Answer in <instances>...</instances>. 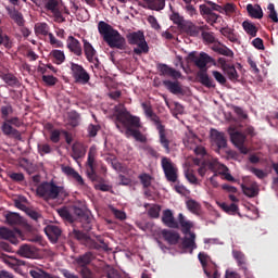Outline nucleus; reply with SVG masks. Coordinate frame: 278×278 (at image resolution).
Listing matches in <instances>:
<instances>
[{
    "label": "nucleus",
    "instance_id": "f257e3e1",
    "mask_svg": "<svg viewBox=\"0 0 278 278\" xmlns=\"http://www.w3.org/2000/svg\"><path fill=\"white\" fill-rule=\"evenodd\" d=\"M116 127L123 134L126 129V134H130L137 142H147V136L141 134L142 123L140 117L132 115L129 111H121L116 116Z\"/></svg>",
    "mask_w": 278,
    "mask_h": 278
},
{
    "label": "nucleus",
    "instance_id": "f03ea898",
    "mask_svg": "<svg viewBox=\"0 0 278 278\" xmlns=\"http://www.w3.org/2000/svg\"><path fill=\"white\" fill-rule=\"evenodd\" d=\"M188 61L193 62V64L200 68L198 72V81L205 88H216V83L214 79L207 75V64L214 62L212 56L205 52H201L200 55H197V52H190L188 55Z\"/></svg>",
    "mask_w": 278,
    "mask_h": 278
},
{
    "label": "nucleus",
    "instance_id": "7ed1b4c3",
    "mask_svg": "<svg viewBox=\"0 0 278 278\" xmlns=\"http://www.w3.org/2000/svg\"><path fill=\"white\" fill-rule=\"evenodd\" d=\"M98 31L103 37L104 42L110 47V49H119V51H125L127 49V41L125 37L114 29L112 25L100 21L98 23Z\"/></svg>",
    "mask_w": 278,
    "mask_h": 278
},
{
    "label": "nucleus",
    "instance_id": "20e7f679",
    "mask_svg": "<svg viewBox=\"0 0 278 278\" xmlns=\"http://www.w3.org/2000/svg\"><path fill=\"white\" fill-rule=\"evenodd\" d=\"M141 108L144 112L147 118L153 123L154 127L159 131V142L161 147L165 150V153H170V139L166 136V126L162 124V119L155 112H153V106L147 102L141 103Z\"/></svg>",
    "mask_w": 278,
    "mask_h": 278
},
{
    "label": "nucleus",
    "instance_id": "39448f33",
    "mask_svg": "<svg viewBox=\"0 0 278 278\" xmlns=\"http://www.w3.org/2000/svg\"><path fill=\"white\" fill-rule=\"evenodd\" d=\"M36 192L43 201H64L68 197V191L64 187L58 186L53 180L41 182Z\"/></svg>",
    "mask_w": 278,
    "mask_h": 278
},
{
    "label": "nucleus",
    "instance_id": "423d86ee",
    "mask_svg": "<svg viewBox=\"0 0 278 278\" xmlns=\"http://www.w3.org/2000/svg\"><path fill=\"white\" fill-rule=\"evenodd\" d=\"M128 45H135L137 48H134L135 55H142V53H149V43L144 38V33L141 30L129 33L126 36Z\"/></svg>",
    "mask_w": 278,
    "mask_h": 278
},
{
    "label": "nucleus",
    "instance_id": "0eeeda50",
    "mask_svg": "<svg viewBox=\"0 0 278 278\" xmlns=\"http://www.w3.org/2000/svg\"><path fill=\"white\" fill-rule=\"evenodd\" d=\"M21 127L23 122L18 117H11L3 122L1 129L4 136H9L10 138H14L15 140H23L21 131L18 129L12 127Z\"/></svg>",
    "mask_w": 278,
    "mask_h": 278
},
{
    "label": "nucleus",
    "instance_id": "6e6552de",
    "mask_svg": "<svg viewBox=\"0 0 278 278\" xmlns=\"http://www.w3.org/2000/svg\"><path fill=\"white\" fill-rule=\"evenodd\" d=\"M161 167L167 181L177 184V179H179V168H177V165L173 163V160L167 156H163L161 160Z\"/></svg>",
    "mask_w": 278,
    "mask_h": 278
},
{
    "label": "nucleus",
    "instance_id": "1a4fd4ad",
    "mask_svg": "<svg viewBox=\"0 0 278 278\" xmlns=\"http://www.w3.org/2000/svg\"><path fill=\"white\" fill-rule=\"evenodd\" d=\"M71 71H72V77L75 79L77 84H88L90 81V74L84 68L83 65H79L77 63L71 62L70 63Z\"/></svg>",
    "mask_w": 278,
    "mask_h": 278
},
{
    "label": "nucleus",
    "instance_id": "9d476101",
    "mask_svg": "<svg viewBox=\"0 0 278 278\" xmlns=\"http://www.w3.org/2000/svg\"><path fill=\"white\" fill-rule=\"evenodd\" d=\"M229 136L232 144L238 147L241 153H249V150L244 147V143L247 142V135H244V132L236 130L235 128H229Z\"/></svg>",
    "mask_w": 278,
    "mask_h": 278
},
{
    "label": "nucleus",
    "instance_id": "9b49d317",
    "mask_svg": "<svg viewBox=\"0 0 278 278\" xmlns=\"http://www.w3.org/2000/svg\"><path fill=\"white\" fill-rule=\"evenodd\" d=\"M45 8L53 14L55 23H66V18L62 15V10H60V1L47 0Z\"/></svg>",
    "mask_w": 278,
    "mask_h": 278
},
{
    "label": "nucleus",
    "instance_id": "f8f14e48",
    "mask_svg": "<svg viewBox=\"0 0 278 278\" xmlns=\"http://www.w3.org/2000/svg\"><path fill=\"white\" fill-rule=\"evenodd\" d=\"M83 51L85 53L86 60L89 61L90 64H94L96 68L99 67V56L97 55V50L92 47L87 39H83Z\"/></svg>",
    "mask_w": 278,
    "mask_h": 278
},
{
    "label": "nucleus",
    "instance_id": "ddd939ff",
    "mask_svg": "<svg viewBox=\"0 0 278 278\" xmlns=\"http://www.w3.org/2000/svg\"><path fill=\"white\" fill-rule=\"evenodd\" d=\"M21 236H23L21 229L15 228L14 230H11L5 227L0 228V238L9 240L12 244H16V242H18L17 237L21 238Z\"/></svg>",
    "mask_w": 278,
    "mask_h": 278
},
{
    "label": "nucleus",
    "instance_id": "4468645a",
    "mask_svg": "<svg viewBox=\"0 0 278 278\" xmlns=\"http://www.w3.org/2000/svg\"><path fill=\"white\" fill-rule=\"evenodd\" d=\"M66 47L68 51L77 58H81V55H84V48L81 47V42H79L74 36L67 37Z\"/></svg>",
    "mask_w": 278,
    "mask_h": 278
},
{
    "label": "nucleus",
    "instance_id": "2eb2a0df",
    "mask_svg": "<svg viewBox=\"0 0 278 278\" xmlns=\"http://www.w3.org/2000/svg\"><path fill=\"white\" fill-rule=\"evenodd\" d=\"M211 140L212 142H214V144H216L217 151H219L220 149H227V137H225V132L212 129Z\"/></svg>",
    "mask_w": 278,
    "mask_h": 278
},
{
    "label": "nucleus",
    "instance_id": "dca6fc26",
    "mask_svg": "<svg viewBox=\"0 0 278 278\" xmlns=\"http://www.w3.org/2000/svg\"><path fill=\"white\" fill-rule=\"evenodd\" d=\"M161 220L163 225H165V227H168L169 229H179V223L175 220V215H173V211L168 208L163 211Z\"/></svg>",
    "mask_w": 278,
    "mask_h": 278
},
{
    "label": "nucleus",
    "instance_id": "f3484780",
    "mask_svg": "<svg viewBox=\"0 0 278 278\" xmlns=\"http://www.w3.org/2000/svg\"><path fill=\"white\" fill-rule=\"evenodd\" d=\"M45 233L49 238L52 244H55L58 240H60V236H62V228L55 225H48L45 228Z\"/></svg>",
    "mask_w": 278,
    "mask_h": 278
},
{
    "label": "nucleus",
    "instance_id": "a211bd4d",
    "mask_svg": "<svg viewBox=\"0 0 278 278\" xmlns=\"http://www.w3.org/2000/svg\"><path fill=\"white\" fill-rule=\"evenodd\" d=\"M161 236L165 242L169 243L170 245H175L179 243V240L181 239V236H179V232L175 230H168L163 229L161 230Z\"/></svg>",
    "mask_w": 278,
    "mask_h": 278
},
{
    "label": "nucleus",
    "instance_id": "6ab92c4d",
    "mask_svg": "<svg viewBox=\"0 0 278 278\" xmlns=\"http://www.w3.org/2000/svg\"><path fill=\"white\" fill-rule=\"evenodd\" d=\"M161 75L172 77V79H181V72L168 66L167 64L161 63L157 65Z\"/></svg>",
    "mask_w": 278,
    "mask_h": 278
},
{
    "label": "nucleus",
    "instance_id": "aec40b11",
    "mask_svg": "<svg viewBox=\"0 0 278 278\" xmlns=\"http://www.w3.org/2000/svg\"><path fill=\"white\" fill-rule=\"evenodd\" d=\"M5 10L17 27H25V17H23V13L18 12L15 8L10 7H7Z\"/></svg>",
    "mask_w": 278,
    "mask_h": 278
},
{
    "label": "nucleus",
    "instance_id": "412c9836",
    "mask_svg": "<svg viewBox=\"0 0 278 278\" xmlns=\"http://www.w3.org/2000/svg\"><path fill=\"white\" fill-rule=\"evenodd\" d=\"M86 146L81 142H75L72 146V154L71 156L75 162L81 160V157H86Z\"/></svg>",
    "mask_w": 278,
    "mask_h": 278
},
{
    "label": "nucleus",
    "instance_id": "4be33fe9",
    "mask_svg": "<svg viewBox=\"0 0 278 278\" xmlns=\"http://www.w3.org/2000/svg\"><path fill=\"white\" fill-rule=\"evenodd\" d=\"M0 79L4 81L10 88H21V80L12 73H0Z\"/></svg>",
    "mask_w": 278,
    "mask_h": 278
},
{
    "label": "nucleus",
    "instance_id": "5701e85b",
    "mask_svg": "<svg viewBox=\"0 0 278 278\" xmlns=\"http://www.w3.org/2000/svg\"><path fill=\"white\" fill-rule=\"evenodd\" d=\"M62 173H64V175H67V177H73V179L77 181L78 186H86L84 178L81 177V175H79V173H77V170H75V168L71 166H62Z\"/></svg>",
    "mask_w": 278,
    "mask_h": 278
},
{
    "label": "nucleus",
    "instance_id": "b1692460",
    "mask_svg": "<svg viewBox=\"0 0 278 278\" xmlns=\"http://www.w3.org/2000/svg\"><path fill=\"white\" fill-rule=\"evenodd\" d=\"M163 85L172 94H184V88H181V83L178 80H164Z\"/></svg>",
    "mask_w": 278,
    "mask_h": 278
},
{
    "label": "nucleus",
    "instance_id": "393cba45",
    "mask_svg": "<svg viewBox=\"0 0 278 278\" xmlns=\"http://www.w3.org/2000/svg\"><path fill=\"white\" fill-rule=\"evenodd\" d=\"M189 236V237H188ZM197 235L194 232L189 231L187 236L184 237L182 239V248L184 249H190L191 253L197 249Z\"/></svg>",
    "mask_w": 278,
    "mask_h": 278
},
{
    "label": "nucleus",
    "instance_id": "a878e982",
    "mask_svg": "<svg viewBox=\"0 0 278 278\" xmlns=\"http://www.w3.org/2000/svg\"><path fill=\"white\" fill-rule=\"evenodd\" d=\"M222 36L227 38L230 42H240V38L238 34H236V30L229 26L222 27L219 29Z\"/></svg>",
    "mask_w": 278,
    "mask_h": 278
},
{
    "label": "nucleus",
    "instance_id": "bb28decb",
    "mask_svg": "<svg viewBox=\"0 0 278 278\" xmlns=\"http://www.w3.org/2000/svg\"><path fill=\"white\" fill-rule=\"evenodd\" d=\"M233 258L236 260L238 266L243 270L244 275L249 273L247 268V256L241 251H232Z\"/></svg>",
    "mask_w": 278,
    "mask_h": 278
},
{
    "label": "nucleus",
    "instance_id": "cd10ccee",
    "mask_svg": "<svg viewBox=\"0 0 278 278\" xmlns=\"http://www.w3.org/2000/svg\"><path fill=\"white\" fill-rule=\"evenodd\" d=\"M17 255H21V257H27L28 260H31L36 257V250L29 244H23L17 250Z\"/></svg>",
    "mask_w": 278,
    "mask_h": 278
},
{
    "label": "nucleus",
    "instance_id": "c85d7f7f",
    "mask_svg": "<svg viewBox=\"0 0 278 278\" xmlns=\"http://www.w3.org/2000/svg\"><path fill=\"white\" fill-rule=\"evenodd\" d=\"M247 12L251 18H263L264 17V11L262 10V7L260 4H248L247 5Z\"/></svg>",
    "mask_w": 278,
    "mask_h": 278
},
{
    "label": "nucleus",
    "instance_id": "c756f323",
    "mask_svg": "<svg viewBox=\"0 0 278 278\" xmlns=\"http://www.w3.org/2000/svg\"><path fill=\"white\" fill-rule=\"evenodd\" d=\"M148 5V10L160 12L166 8V0H143Z\"/></svg>",
    "mask_w": 278,
    "mask_h": 278
},
{
    "label": "nucleus",
    "instance_id": "7c9ffc66",
    "mask_svg": "<svg viewBox=\"0 0 278 278\" xmlns=\"http://www.w3.org/2000/svg\"><path fill=\"white\" fill-rule=\"evenodd\" d=\"M179 225L181 227V232L185 236H188V233H190V229H192V224L190 220H187L186 216H184L181 213L178 214V226Z\"/></svg>",
    "mask_w": 278,
    "mask_h": 278
},
{
    "label": "nucleus",
    "instance_id": "2f4dec72",
    "mask_svg": "<svg viewBox=\"0 0 278 278\" xmlns=\"http://www.w3.org/2000/svg\"><path fill=\"white\" fill-rule=\"evenodd\" d=\"M93 257L94 256L92 252H87L76 258V264H78V266H80L81 268H88V264L92 262Z\"/></svg>",
    "mask_w": 278,
    "mask_h": 278
},
{
    "label": "nucleus",
    "instance_id": "473e14b6",
    "mask_svg": "<svg viewBox=\"0 0 278 278\" xmlns=\"http://www.w3.org/2000/svg\"><path fill=\"white\" fill-rule=\"evenodd\" d=\"M241 190L245 197H249L250 199H253L260 194V188L257 186L252 185L250 187L241 185Z\"/></svg>",
    "mask_w": 278,
    "mask_h": 278
},
{
    "label": "nucleus",
    "instance_id": "72a5a7b5",
    "mask_svg": "<svg viewBox=\"0 0 278 278\" xmlns=\"http://www.w3.org/2000/svg\"><path fill=\"white\" fill-rule=\"evenodd\" d=\"M224 73L227 74V77L230 81H238L240 75H238V71L233 65H225Z\"/></svg>",
    "mask_w": 278,
    "mask_h": 278
},
{
    "label": "nucleus",
    "instance_id": "f704fd0d",
    "mask_svg": "<svg viewBox=\"0 0 278 278\" xmlns=\"http://www.w3.org/2000/svg\"><path fill=\"white\" fill-rule=\"evenodd\" d=\"M187 210L191 212V214H195L199 216L201 214V204L193 199L186 201Z\"/></svg>",
    "mask_w": 278,
    "mask_h": 278
},
{
    "label": "nucleus",
    "instance_id": "c9c22d12",
    "mask_svg": "<svg viewBox=\"0 0 278 278\" xmlns=\"http://www.w3.org/2000/svg\"><path fill=\"white\" fill-rule=\"evenodd\" d=\"M182 31H186L188 36H192L193 38H197L199 36V27H197L192 22H188L180 28Z\"/></svg>",
    "mask_w": 278,
    "mask_h": 278
},
{
    "label": "nucleus",
    "instance_id": "e433bc0d",
    "mask_svg": "<svg viewBox=\"0 0 278 278\" xmlns=\"http://www.w3.org/2000/svg\"><path fill=\"white\" fill-rule=\"evenodd\" d=\"M242 27L248 36H252V38H255V36H257L258 29L255 24L251 23L250 21H244L242 23Z\"/></svg>",
    "mask_w": 278,
    "mask_h": 278
},
{
    "label": "nucleus",
    "instance_id": "4c0bfd02",
    "mask_svg": "<svg viewBox=\"0 0 278 278\" xmlns=\"http://www.w3.org/2000/svg\"><path fill=\"white\" fill-rule=\"evenodd\" d=\"M169 18L174 23V25H177L178 29H182L185 24L188 22V21L184 20V16H181L179 13H177L175 11H173Z\"/></svg>",
    "mask_w": 278,
    "mask_h": 278
},
{
    "label": "nucleus",
    "instance_id": "58836bf2",
    "mask_svg": "<svg viewBox=\"0 0 278 278\" xmlns=\"http://www.w3.org/2000/svg\"><path fill=\"white\" fill-rule=\"evenodd\" d=\"M5 222L11 226L21 225L23 223V218L17 213H8L5 215Z\"/></svg>",
    "mask_w": 278,
    "mask_h": 278
},
{
    "label": "nucleus",
    "instance_id": "ea45409f",
    "mask_svg": "<svg viewBox=\"0 0 278 278\" xmlns=\"http://www.w3.org/2000/svg\"><path fill=\"white\" fill-rule=\"evenodd\" d=\"M0 45H3L4 49H12L14 47V40L7 34H3V29L0 28Z\"/></svg>",
    "mask_w": 278,
    "mask_h": 278
},
{
    "label": "nucleus",
    "instance_id": "a19ab883",
    "mask_svg": "<svg viewBox=\"0 0 278 278\" xmlns=\"http://www.w3.org/2000/svg\"><path fill=\"white\" fill-rule=\"evenodd\" d=\"M198 260H199L206 277H208V278L212 277V274L210 271H207V260H210V256L207 254H205L204 252H200L198 254Z\"/></svg>",
    "mask_w": 278,
    "mask_h": 278
},
{
    "label": "nucleus",
    "instance_id": "79ce46f5",
    "mask_svg": "<svg viewBox=\"0 0 278 278\" xmlns=\"http://www.w3.org/2000/svg\"><path fill=\"white\" fill-rule=\"evenodd\" d=\"M35 34L37 36H49V24L48 23H37L35 25Z\"/></svg>",
    "mask_w": 278,
    "mask_h": 278
},
{
    "label": "nucleus",
    "instance_id": "37998d69",
    "mask_svg": "<svg viewBox=\"0 0 278 278\" xmlns=\"http://www.w3.org/2000/svg\"><path fill=\"white\" fill-rule=\"evenodd\" d=\"M51 55L53 58L54 64H64L66 60V55L64 54V51L62 50H52Z\"/></svg>",
    "mask_w": 278,
    "mask_h": 278
},
{
    "label": "nucleus",
    "instance_id": "c03bdc74",
    "mask_svg": "<svg viewBox=\"0 0 278 278\" xmlns=\"http://www.w3.org/2000/svg\"><path fill=\"white\" fill-rule=\"evenodd\" d=\"M185 3L184 10L189 14V16L197 15V8L192 5V1L197 3L198 0H182Z\"/></svg>",
    "mask_w": 278,
    "mask_h": 278
},
{
    "label": "nucleus",
    "instance_id": "a18cd8bd",
    "mask_svg": "<svg viewBox=\"0 0 278 278\" xmlns=\"http://www.w3.org/2000/svg\"><path fill=\"white\" fill-rule=\"evenodd\" d=\"M96 160H97V147L91 146L88 152L87 166L88 167L94 166Z\"/></svg>",
    "mask_w": 278,
    "mask_h": 278
},
{
    "label": "nucleus",
    "instance_id": "49530a36",
    "mask_svg": "<svg viewBox=\"0 0 278 278\" xmlns=\"http://www.w3.org/2000/svg\"><path fill=\"white\" fill-rule=\"evenodd\" d=\"M58 213H59V216H61V218H63V220H65L66 223H70V224L75 223V217H73V215L68 210L60 208Z\"/></svg>",
    "mask_w": 278,
    "mask_h": 278
},
{
    "label": "nucleus",
    "instance_id": "de8ad7c7",
    "mask_svg": "<svg viewBox=\"0 0 278 278\" xmlns=\"http://www.w3.org/2000/svg\"><path fill=\"white\" fill-rule=\"evenodd\" d=\"M0 112H1V118L4 122H7L9 119L8 116L14 113V109L12 108V104H7L1 106Z\"/></svg>",
    "mask_w": 278,
    "mask_h": 278
},
{
    "label": "nucleus",
    "instance_id": "09e8293b",
    "mask_svg": "<svg viewBox=\"0 0 278 278\" xmlns=\"http://www.w3.org/2000/svg\"><path fill=\"white\" fill-rule=\"evenodd\" d=\"M74 214L77 216V218H79V220H86V223L90 224V217L88 216V213H86V211L83 208L75 206Z\"/></svg>",
    "mask_w": 278,
    "mask_h": 278
},
{
    "label": "nucleus",
    "instance_id": "8fccbe9b",
    "mask_svg": "<svg viewBox=\"0 0 278 278\" xmlns=\"http://www.w3.org/2000/svg\"><path fill=\"white\" fill-rule=\"evenodd\" d=\"M139 180L141 182V185L143 186V188H151V181L153 180V177H151V175L143 173L141 175H139Z\"/></svg>",
    "mask_w": 278,
    "mask_h": 278
},
{
    "label": "nucleus",
    "instance_id": "3c124183",
    "mask_svg": "<svg viewBox=\"0 0 278 278\" xmlns=\"http://www.w3.org/2000/svg\"><path fill=\"white\" fill-rule=\"evenodd\" d=\"M219 207H222V210L226 212V214H236V212L238 211V206L236 205V203H231L230 205H228L227 203L223 202L222 204H219Z\"/></svg>",
    "mask_w": 278,
    "mask_h": 278
},
{
    "label": "nucleus",
    "instance_id": "603ef678",
    "mask_svg": "<svg viewBox=\"0 0 278 278\" xmlns=\"http://www.w3.org/2000/svg\"><path fill=\"white\" fill-rule=\"evenodd\" d=\"M38 149V153L42 156V155H47L49 153H51V151H53V149L51 148V146L49 143H39L37 146Z\"/></svg>",
    "mask_w": 278,
    "mask_h": 278
},
{
    "label": "nucleus",
    "instance_id": "864d4df0",
    "mask_svg": "<svg viewBox=\"0 0 278 278\" xmlns=\"http://www.w3.org/2000/svg\"><path fill=\"white\" fill-rule=\"evenodd\" d=\"M267 10L269 11L268 18H270L273 23H278V15H277V11L275 10V4L269 3L267 7Z\"/></svg>",
    "mask_w": 278,
    "mask_h": 278
},
{
    "label": "nucleus",
    "instance_id": "5fc2aeb1",
    "mask_svg": "<svg viewBox=\"0 0 278 278\" xmlns=\"http://www.w3.org/2000/svg\"><path fill=\"white\" fill-rule=\"evenodd\" d=\"M186 179L193 186H199V178L194 175L193 170H187L185 174Z\"/></svg>",
    "mask_w": 278,
    "mask_h": 278
},
{
    "label": "nucleus",
    "instance_id": "6e6d98bb",
    "mask_svg": "<svg viewBox=\"0 0 278 278\" xmlns=\"http://www.w3.org/2000/svg\"><path fill=\"white\" fill-rule=\"evenodd\" d=\"M104 274L106 278H119L118 271L110 265L104 267Z\"/></svg>",
    "mask_w": 278,
    "mask_h": 278
},
{
    "label": "nucleus",
    "instance_id": "4d7b16f0",
    "mask_svg": "<svg viewBox=\"0 0 278 278\" xmlns=\"http://www.w3.org/2000/svg\"><path fill=\"white\" fill-rule=\"evenodd\" d=\"M41 79L46 86H55L58 84V77L53 75H42Z\"/></svg>",
    "mask_w": 278,
    "mask_h": 278
},
{
    "label": "nucleus",
    "instance_id": "13d9d810",
    "mask_svg": "<svg viewBox=\"0 0 278 278\" xmlns=\"http://www.w3.org/2000/svg\"><path fill=\"white\" fill-rule=\"evenodd\" d=\"M110 210L117 220H125L127 218V214L125 212L117 210L114 206H111Z\"/></svg>",
    "mask_w": 278,
    "mask_h": 278
},
{
    "label": "nucleus",
    "instance_id": "bf43d9fd",
    "mask_svg": "<svg viewBox=\"0 0 278 278\" xmlns=\"http://www.w3.org/2000/svg\"><path fill=\"white\" fill-rule=\"evenodd\" d=\"M212 75L214 79L220 84V86H225V84H227V78L225 77V75H223V73L218 71H213Z\"/></svg>",
    "mask_w": 278,
    "mask_h": 278
},
{
    "label": "nucleus",
    "instance_id": "052dcab7",
    "mask_svg": "<svg viewBox=\"0 0 278 278\" xmlns=\"http://www.w3.org/2000/svg\"><path fill=\"white\" fill-rule=\"evenodd\" d=\"M202 38L205 42H208V45H214V42H216V37L212 31H202Z\"/></svg>",
    "mask_w": 278,
    "mask_h": 278
},
{
    "label": "nucleus",
    "instance_id": "680f3d73",
    "mask_svg": "<svg viewBox=\"0 0 278 278\" xmlns=\"http://www.w3.org/2000/svg\"><path fill=\"white\" fill-rule=\"evenodd\" d=\"M161 211L162 208L160 207V205H154L149 208L148 214L150 218H160Z\"/></svg>",
    "mask_w": 278,
    "mask_h": 278
},
{
    "label": "nucleus",
    "instance_id": "e2e57ef3",
    "mask_svg": "<svg viewBox=\"0 0 278 278\" xmlns=\"http://www.w3.org/2000/svg\"><path fill=\"white\" fill-rule=\"evenodd\" d=\"M143 151H146L148 153V155H150V157H154L155 160H157L160 157V152H157V150H155L151 146H144Z\"/></svg>",
    "mask_w": 278,
    "mask_h": 278
},
{
    "label": "nucleus",
    "instance_id": "0e129e2a",
    "mask_svg": "<svg viewBox=\"0 0 278 278\" xmlns=\"http://www.w3.org/2000/svg\"><path fill=\"white\" fill-rule=\"evenodd\" d=\"M200 14L205 18V16H210V14H214V11H212L211 7H207V4H200Z\"/></svg>",
    "mask_w": 278,
    "mask_h": 278
},
{
    "label": "nucleus",
    "instance_id": "69168bd1",
    "mask_svg": "<svg viewBox=\"0 0 278 278\" xmlns=\"http://www.w3.org/2000/svg\"><path fill=\"white\" fill-rule=\"evenodd\" d=\"M216 52L219 53V55H225L226 58H233V51L227 47L217 48Z\"/></svg>",
    "mask_w": 278,
    "mask_h": 278
},
{
    "label": "nucleus",
    "instance_id": "338daca9",
    "mask_svg": "<svg viewBox=\"0 0 278 278\" xmlns=\"http://www.w3.org/2000/svg\"><path fill=\"white\" fill-rule=\"evenodd\" d=\"M204 18L206 23H208L210 25H212V27H214V24L218 23V18H220V15L213 12L210 15H206Z\"/></svg>",
    "mask_w": 278,
    "mask_h": 278
},
{
    "label": "nucleus",
    "instance_id": "774afa93",
    "mask_svg": "<svg viewBox=\"0 0 278 278\" xmlns=\"http://www.w3.org/2000/svg\"><path fill=\"white\" fill-rule=\"evenodd\" d=\"M80 276L81 278H97V275L93 274V271H91L88 267H83L80 269Z\"/></svg>",
    "mask_w": 278,
    "mask_h": 278
}]
</instances>
